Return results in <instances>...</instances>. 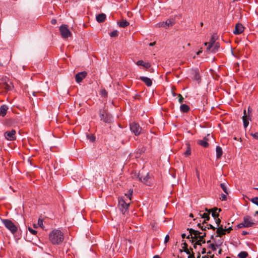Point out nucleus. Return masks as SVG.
<instances>
[{
    "instance_id": "nucleus-36",
    "label": "nucleus",
    "mask_w": 258,
    "mask_h": 258,
    "mask_svg": "<svg viewBox=\"0 0 258 258\" xmlns=\"http://www.w3.org/2000/svg\"><path fill=\"white\" fill-rule=\"evenodd\" d=\"M110 36L111 37H115L118 36V31L117 30H113L110 33Z\"/></svg>"
},
{
    "instance_id": "nucleus-11",
    "label": "nucleus",
    "mask_w": 258,
    "mask_h": 258,
    "mask_svg": "<svg viewBox=\"0 0 258 258\" xmlns=\"http://www.w3.org/2000/svg\"><path fill=\"white\" fill-rule=\"evenodd\" d=\"M87 75V73L86 72H80L76 75L75 79L77 83H80L82 82V81L86 78V77Z\"/></svg>"
},
{
    "instance_id": "nucleus-50",
    "label": "nucleus",
    "mask_w": 258,
    "mask_h": 258,
    "mask_svg": "<svg viewBox=\"0 0 258 258\" xmlns=\"http://www.w3.org/2000/svg\"><path fill=\"white\" fill-rule=\"evenodd\" d=\"M57 23V21L56 20L54 19H53L51 20V23L53 25H55Z\"/></svg>"
},
{
    "instance_id": "nucleus-52",
    "label": "nucleus",
    "mask_w": 258,
    "mask_h": 258,
    "mask_svg": "<svg viewBox=\"0 0 258 258\" xmlns=\"http://www.w3.org/2000/svg\"><path fill=\"white\" fill-rule=\"evenodd\" d=\"M252 136H253L255 139H258V133H254V134H252Z\"/></svg>"
},
{
    "instance_id": "nucleus-43",
    "label": "nucleus",
    "mask_w": 258,
    "mask_h": 258,
    "mask_svg": "<svg viewBox=\"0 0 258 258\" xmlns=\"http://www.w3.org/2000/svg\"><path fill=\"white\" fill-rule=\"evenodd\" d=\"M215 222L217 225V226H218V227L219 226H220V222H221L220 219L219 218H217L215 219Z\"/></svg>"
},
{
    "instance_id": "nucleus-12",
    "label": "nucleus",
    "mask_w": 258,
    "mask_h": 258,
    "mask_svg": "<svg viewBox=\"0 0 258 258\" xmlns=\"http://www.w3.org/2000/svg\"><path fill=\"white\" fill-rule=\"evenodd\" d=\"M243 222L246 227H252L254 225L252 218L248 216H244L243 218Z\"/></svg>"
},
{
    "instance_id": "nucleus-27",
    "label": "nucleus",
    "mask_w": 258,
    "mask_h": 258,
    "mask_svg": "<svg viewBox=\"0 0 258 258\" xmlns=\"http://www.w3.org/2000/svg\"><path fill=\"white\" fill-rule=\"evenodd\" d=\"M165 22L166 26L169 27L172 26L175 24V20L173 19H169Z\"/></svg>"
},
{
    "instance_id": "nucleus-22",
    "label": "nucleus",
    "mask_w": 258,
    "mask_h": 258,
    "mask_svg": "<svg viewBox=\"0 0 258 258\" xmlns=\"http://www.w3.org/2000/svg\"><path fill=\"white\" fill-rule=\"evenodd\" d=\"M210 210L211 211V213H212V216L214 218V219L218 218L219 215V214L217 213V211L218 210L219 212H220L221 211L220 209L217 208H214L213 209H212Z\"/></svg>"
},
{
    "instance_id": "nucleus-18",
    "label": "nucleus",
    "mask_w": 258,
    "mask_h": 258,
    "mask_svg": "<svg viewBox=\"0 0 258 258\" xmlns=\"http://www.w3.org/2000/svg\"><path fill=\"white\" fill-rule=\"evenodd\" d=\"M138 66H141L146 69H149L151 67V64L149 62H145L142 60H140L136 63Z\"/></svg>"
},
{
    "instance_id": "nucleus-23",
    "label": "nucleus",
    "mask_w": 258,
    "mask_h": 258,
    "mask_svg": "<svg viewBox=\"0 0 258 258\" xmlns=\"http://www.w3.org/2000/svg\"><path fill=\"white\" fill-rule=\"evenodd\" d=\"M216 157L217 159H219L221 157L222 154H223V151L222 148L220 146H217L216 149Z\"/></svg>"
},
{
    "instance_id": "nucleus-34",
    "label": "nucleus",
    "mask_w": 258,
    "mask_h": 258,
    "mask_svg": "<svg viewBox=\"0 0 258 258\" xmlns=\"http://www.w3.org/2000/svg\"><path fill=\"white\" fill-rule=\"evenodd\" d=\"M149 179V175L147 174L145 177H144L143 179L141 178V180L145 183V184H148V179Z\"/></svg>"
},
{
    "instance_id": "nucleus-4",
    "label": "nucleus",
    "mask_w": 258,
    "mask_h": 258,
    "mask_svg": "<svg viewBox=\"0 0 258 258\" xmlns=\"http://www.w3.org/2000/svg\"><path fill=\"white\" fill-rule=\"evenodd\" d=\"M126 200L122 198H118V208L122 214L125 213L128 211L130 202H127Z\"/></svg>"
},
{
    "instance_id": "nucleus-42",
    "label": "nucleus",
    "mask_w": 258,
    "mask_h": 258,
    "mask_svg": "<svg viewBox=\"0 0 258 258\" xmlns=\"http://www.w3.org/2000/svg\"><path fill=\"white\" fill-rule=\"evenodd\" d=\"M237 227L238 228H243V227H246L245 224H244V222H243L237 225Z\"/></svg>"
},
{
    "instance_id": "nucleus-2",
    "label": "nucleus",
    "mask_w": 258,
    "mask_h": 258,
    "mask_svg": "<svg viewBox=\"0 0 258 258\" xmlns=\"http://www.w3.org/2000/svg\"><path fill=\"white\" fill-rule=\"evenodd\" d=\"M187 230L189 231L190 233V234L186 237L187 239L191 238L192 239H195L197 240L198 238H199V240H201V242L203 243H205V240L204 238L206 235V232H202L198 230H196L192 228H188ZM192 243H194V240H192Z\"/></svg>"
},
{
    "instance_id": "nucleus-9",
    "label": "nucleus",
    "mask_w": 258,
    "mask_h": 258,
    "mask_svg": "<svg viewBox=\"0 0 258 258\" xmlns=\"http://www.w3.org/2000/svg\"><path fill=\"white\" fill-rule=\"evenodd\" d=\"M130 129L136 136L139 135L142 131L141 127L138 123L135 122L130 124Z\"/></svg>"
},
{
    "instance_id": "nucleus-31",
    "label": "nucleus",
    "mask_w": 258,
    "mask_h": 258,
    "mask_svg": "<svg viewBox=\"0 0 258 258\" xmlns=\"http://www.w3.org/2000/svg\"><path fill=\"white\" fill-rule=\"evenodd\" d=\"M219 47H220L219 44L218 43H215L213 45L212 49H211V52L213 53L216 52L217 51H218Z\"/></svg>"
},
{
    "instance_id": "nucleus-15",
    "label": "nucleus",
    "mask_w": 258,
    "mask_h": 258,
    "mask_svg": "<svg viewBox=\"0 0 258 258\" xmlns=\"http://www.w3.org/2000/svg\"><path fill=\"white\" fill-rule=\"evenodd\" d=\"M217 237H221L225 234V230L223 228V225H221L218 228H217Z\"/></svg>"
},
{
    "instance_id": "nucleus-25",
    "label": "nucleus",
    "mask_w": 258,
    "mask_h": 258,
    "mask_svg": "<svg viewBox=\"0 0 258 258\" xmlns=\"http://www.w3.org/2000/svg\"><path fill=\"white\" fill-rule=\"evenodd\" d=\"M193 79L196 81H200L201 79V77L199 74V72L197 70H195L193 72Z\"/></svg>"
},
{
    "instance_id": "nucleus-48",
    "label": "nucleus",
    "mask_w": 258,
    "mask_h": 258,
    "mask_svg": "<svg viewBox=\"0 0 258 258\" xmlns=\"http://www.w3.org/2000/svg\"><path fill=\"white\" fill-rule=\"evenodd\" d=\"M224 230H225V232H227L228 233H229L232 230V228L229 227L228 228H226V227H225Z\"/></svg>"
},
{
    "instance_id": "nucleus-16",
    "label": "nucleus",
    "mask_w": 258,
    "mask_h": 258,
    "mask_svg": "<svg viewBox=\"0 0 258 258\" xmlns=\"http://www.w3.org/2000/svg\"><path fill=\"white\" fill-rule=\"evenodd\" d=\"M8 107L6 105H3L0 107V116H5L7 113Z\"/></svg>"
},
{
    "instance_id": "nucleus-49",
    "label": "nucleus",
    "mask_w": 258,
    "mask_h": 258,
    "mask_svg": "<svg viewBox=\"0 0 258 258\" xmlns=\"http://www.w3.org/2000/svg\"><path fill=\"white\" fill-rule=\"evenodd\" d=\"M209 43H212V45H213L215 43H215V41L214 38L213 37H212L211 38V40H210Z\"/></svg>"
},
{
    "instance_id": "nucleus-14",
    "label": "nucleus",
    "mask_w": 258,
    "mask_h": 258,
    "mask_svg": "<svg viewBox=\"0 0 258 258\" xmlns=\"http://www.w3.org/2000/svg\"><path fill=\"white\" fill-rule=\"evenodd\" d=\"M139 79L143 82L148 87H150L152 85V81L149 78L141 76Z\"/></svg>"
},
{
    "instance_id": "nucleus-8",
    "label": "nucleus",
    "mask_w": 258,
    "mask_h": 258,
    "mask_svg": "<svg viewBox=\"0 0 258 258\" xmlns=\"http://www.w3.org/2000/svg\"><path fill=\"white\" fill-rule=\"evenodd\" d=\"M100 119L105 123H110L112 121V116L108 112L100 111Z\"/></svg>"
},
{
    "instance_id": "nucleus-63",
    "label": "nucleus",
    "mask_w": 258,
    "mask_h": 258,
    "mask_svg": "<svg viewBox=\"0 0 258 258\" xmlns=\"http://www.w3.org/2000/svg\"><path fill=\"white\" fill-rule=\"evenodd\" d=\"M189 216L191 217H194V216H193L192 214H190Z\"/></svg>"
},
{
    "instance_id": "nucleus-3",
    "label": "nucleus",
    "mask_w": 258,
    "mask_h": 258,
    "mask_svg": "<svg viewBox=\"0 0 258 258\" xmlns=\"http://www.w3.org/2000/svg\"><path fill=\"white\" fill-rule=\"evenodd\" d=\"M211 213V211L208 210L207 208L205 209V211H200L199 213V215L201 218H204V220L202 222V223H198V226L199 228H200L202 231H206L207 227L205 226V224H206L207 221H209L210 219V214Z\"/></svg>"
},
{
    "instance_id": "nucleus-62",
    "label": "nucleus",
    "mask_w": 258,
    "mask_h": 258,
    "mask_svg": "<svg viewBox=\"0 0 258 258\" xmlns=\"http://www.w3.org/2000/svg\"><path fill=\"white\" fill-rule=\"evenodd\" d=\"M200 25H201V27H202L203 26V22H201Z\"/></svg>"
},
{
    "instance_id": "nucleus-59",
    "label": "nucleus",
    "mask_w": 258,
    "mask_h": 258,
    "mask_svg": "<svg viewBox=\"0 0 258 258\" xmlns=\"http://www.w3.org/2000/svg\"><path fill=\"white\" fill-rule=\"evenodd\" d=\"M202 52L201 50H200L197 52V55H199Z\"/></svg>"
},
{
    "instance_id": "nucleus-64",
    "label": "nucleus",
    "mask_w": 258,
    "mask_h": 258,
    "mask_svg": "<svg viewBox=\"0 0 258 258\" xmlns=\"http://www.w3.org/2000/svg\"><path fill=\"white\" fill-rule=\"evenodd\" d=\"M104 93H105V95H107V92L105 90L104 91Z\"/></svg>"
},
{
    "instance_id": "nucleus-60",
    "label": "nucleus",
    "mask_w": 258,
    "mask_h": 258,
    "mask_svg": "<svg viewBox=\"0 0 258 258\" xmlns=\"http://www.w3.org/2000/svg\"><path fill=\"white\" fill-rule=\"evenodd\" d=\"M222 249H220L219 250V251H218V253H219V254H221V252H222Z\"/></svg>"
},
{
    "instance_id": "nucleus-58",
    "label": "nucleus",
    "mask_w": 258,
    "mask_h": 258,
    "mask_svg": "<svg viewBox=\"0 0 258 258\" xmlns=\"http://www.w3.org/2000/svg\"><path fill=\"white\" fill-rule=\"evenodd\" d=\"M182 238H184L185 237V234L183 233L181 235Z\"/></svg>"
},
{
    "instance_id": "nucleus-10",
    "label": "nucleus",
    "mask_w": 258,
    "mask_h": 258,
    "mask_svg": "<svg viewBox=\"0 0 258 258\" xmlns=\"http://www.w3.org/2000/svg\"><path fill=\"white\" fill-rule=\"evenodd\" d=\"M16 131L12 130L11 131H7L5 133V137L8 140L12 141L16 139Z\"/></svg>"
},
{
    "instance_id": "nucleus-35",
    "label": "nucleus",
    "mask_w": 258,
    "mask_h": 258,
    "mask_svg": "<svg viewBox=\"0 0 258 258\" xmlns=\"http://www.w3.org/2000/svg\"><path fill=\"white\" fill-rule=\"evenodd\" d=\"M205 45H207L208 44V46L207 48V50L208 51H210L211 50V49L213 48V45H212V43H208V42H205L204 43Z\"/></svg>"
},
{
    "instance_id": "nucleus-20",
    "label": "nucleus",
    "mask_w": 258,
    "mask_h": 258,
    "mask_svg": "<svg viewBox=\"0 0 258 258\" xmlns=\"http://www.w3.org/2000/svg\"><path fill=\"white\" fill-rule=\"evenodd\" d=\"M242 120H243V122L244 127L245 128H246L248 126V125L249 124V122H248V118L246 115V110H244V115L242 117Z\"/></svg>"
},
{
    "instance_id": "nucleus-7",
    "label": "nucleus",
    "mask_w": 258,
    "mask_h": 258,
    "mask_svg": "<svg viewBox=\"0 0 258 258\" xmlns=\"http://www.w3.org/2000/svg\"><path fill=\"white\" fill-rule=\"evenodd\" d=\"M59 31L61 37L66 39L72 35V33L68 28L67 25H62L59 27Z\"/></svg>"
},
{
    "instance_id": "nucleus-17",
    "label": "nucleus",
    "mask_w": 258,
    "mask_h": 258,
    "mask_svg": "<svg viewBox=\"0 0 258 258\" xmlns=\"http://www.w3.org/2000/svg\"><path fill=\"white\" fill-rule=\"evenodd\" d=\"M198 144L202 147L207 148L209 146V143H208V139L207 137H205L203 140H199L198 141Z\"/></svg>"
},
{
    "instance_id": "nucleus-30",
    "label": "nucleus",
    "mask_w": 258,
    "mask_h": 258,
    "mask_svg": "<svg viewBox=\"0 0 258 258\" xmlns=\"http://www.w3.org/2000/svg\"><path fill=\"white\" fill-rule=\"evenodd\" d=\"M222 243V241H220L218 244H214V243L211 244L209 247L212 249V250L215 251L216 250V246L220 245Z\"/></svg>"
},
{
    "instance_id": "nucleus-33",
    "label": "nucleus",
    "mask_w": 258,
    "mask_h": 258,
    "mask_svg": "<svg viewBox=\"0 0 258 258\" xmlns=\"http://www.w3.org/2000/svg\"><path fill=\"white\" fill-rule=\"evenodd\" d=\"M220 186H221V188L223 189V190L224 191V192L226 194L228 195V190H227L226 184L224 183H222L220 184Z\"/></svg>"
},
{
    "instance_id": "nucleus-28",
    "label": "nucleus",
    "mask_w": 258,
    "mask_h": 258,
    "mask_svg": "<svg viewBox=\"0 0 258 258\" xmlns=\"http://www.w3.org/2000/svg\"><path fill=\"white\" fill-rule=\"evenodd\" d=\"M118 24V25L119 26V27H122V28H125V27H127V26H128L130 24L126 20H123V21L119 22Z\"/></svg>"
},
{
    "instance_id": "nucleus-37",
    "label": "nucleus",
    "mask_w": 258,
    "mask_h": 258,
    "mask_svg": "<svg viewBox=\"0 0 258 258\" xmlns=\"http://www.w3.org/2000/svg\"><path fill=\"white\" fill-rule=\"evenodd\" d=\"M28 230L33 235H36L37 233V231L36 230L33 229L31 227H28Z\"/></svg>"
},
{
    "instance_id": "nucleus-47",
    "label": "nucleus",
    "mask_w": 258,
    "mask_h": 258,
    "mask_svg": "<svg viewBox=\"0 0 258 258\" xmlns=\"http://www.w3.org/2000/svg\"><path fill=\"white\" fill-rule=\"evenodd\" d=\"M169 240V236L168 235H166L165 237L164 243H167V242H168Z\"/></svg>"
},
{
    "instance_id": "nucleus-51",
    "label": "nucleus",
    "mask_w": 258,
    "mask_h": 258,
    "mask_svg": "<svg viewBox=\"0 0 258 258\" xmlns=\"http://www.w3.org/2000/svg\"><path fill=\"white\" fill-rule=\"evenodd\" d=\"M188 254V258H195L194 254L193 253L192 254H190V252H189V254Z\"/></svg>"
},
{
    "instance_id": "nucleus-54",
    "label": "nucleus",
    "mask_w": 258,
    "mask_h": 258,
    "mask_svg": "<svg viewBox=\"0 0 258 258\" xmlns=\"http://www.w3.org/2000/svg\"><path fill=\"white\" fill-rule=\"evenodd\" d=\"M90 140L91 142H94L95 140V138L94 136H92L90 138Z\"/></svg>"
},
{
    "instance_id": "nucleus-53",
    "label": "nucleus",
    "mask_w": 258,
    "mask_h": 258,
    "mask_svg": "<svg viewBox=\"0 0 258 258\" xmlns=\"http://www.w3.org/2000/svg\"><path fill=\"white\" fill-rule=\"evenodd\" d=\"M196 175L198 179H200V172L198 170H196Z\"/></svg>"
},
{
    "instance_id": "nucleus-26",
    "label": "nucleus",
    "mask_w": 258,
    "mask_h": 258,
    "mask_svg": "<svg viewBox=\"0 0 258 258\" xmlns=\"http://www.w3.org/2000/svg\"><path fill=\"white\" fill-rule=\"evenodd\" d=\"M182 249L180 250V252H182L183 251L186 252V254H189L190 251L187 248V244L186 243L184 242L182 244Z\"/></svg>"
},
{
    "instance_id": "nucleus-19",
    "label": "nucleus",
    "mask_w": 258,
    "mask_h": 258,
    "mask_svg": "<svg viewBox=\"0 0 258 258\" xmlns=\"http://www.w3.org/2000/svg\"><path fill=\"white\" fill-rule=\"evenodd\" d=\"M133 193V190L132 189H130L128 191V192L127 194H125L124 197H123L122 198L125 199V201L127 202V200H129L130 201L132 200Z\"/></svg>"
},
{
    "instance_id": "nucleus-5",
    "label": "nucleus",
    "mask_w": 258,
    "mask_h": 258,
    "mask_svg": "<svg viewBox=\"0 0 258 258\" xmlns=\"http://www.w3.org/2000/svg\"><path fill=\"white\" fill-rule=\"evenodd\" d=\"M2 221L5 226L13 234L16 233L17 227L11 220L9 219H2Z\"/></svg>"
},
{
    "instance_id": "nucleus-57",
    "label": "nucleus",
    "mask_w": 258,
    "mask_h": 258,
    "mask_svg": "<svg viewBox=\"0 0 258 258\" xmlns=\"http://www.w3.org/2000/svg\"><path fill=\"white\" fill-rule=\"evenodd\" d=\"M202 253L203 254V253H206V249L205 248H204L202 251Z\"/></svg>"
},
{
    "instance_id": "nucleus-38",
    "label": "nucleus",
    "mask_w": 258,
    "mask_h": 258,
    "mask_svg": "<svg viewBox=\"0 0 258 258\" xmlns=\"http://www.w3.org/2000/svg\"><path fill=\"white\" fill-rule=\"evenodd\" d=\"M253 204L258 206V197H255L251 199L250 200Z\"/></svg>"
},
{
    "instance_id": "nucleus-6",
    "label": "nucleus",
    "mask_w": 258,
    "mask_h": 258,
    "mask_svg": "<svg viewBox=\"0 0 258 258\" xmlns=\"http://www.w3.org/2000/svg\"><path fill=\"white\" fill-rule=\"evenodd\" d=\"M11 56L9 51L3 52L0 55V66L4 67L10 61Z\"/></svg>"
},
{
    "instance_id": "nucleus-41",
    "label": "nucleus",
    "mask_w": 258,
    "mask_h": 258,
    "mask_svg": "<svg viewBox=\"0 0 258 258\" xmlns=\"http://www.w3.org/2000/svg\"><path fill=\"white\" fill-rule=\"evenodd\" d=\"M157 26L158 27H166L165 22H161L159 23H158Z\"/></svg>"
},
{
    "instance_id": "nucleus-55",
    "label": "nucleus",
    "mask_w": 258,
    "mask_h": 258,
    "mask_svg": "<svg viewBox=\"0 0 258 258\" xmlns=\"http://www.w3.org/2000/svg\"><path fill=\"white\" fill-rule=\"evenodd\" d=\"M248 234V232L245 231H243L242 232V234L243 235H245Z\"/></svg>"
},
{
    "instance_id": "nucleus-39",
    "label": "nucleus",
    "mask_w": 258,
    "mask_h": 258,
    "mask_svg": "<svg viewBox=\"0 0 258 258\" xmlns=\"http://www.w3.org/2000/svg\"><path fill=\"white\" fill-rule=\"evenodd\" d=\"M205 226L207 227L206 230L212 229L213 230H215V228L211 224H208L206 223V224H205Z\"/></svg>"
},
{
    "instance_id": "nucleus-40",
    "label": "nucleus",
    "mask_w": 258,
    "mask_h": 258,
    "mask_svg": "<svg viewBox=\"0 0 258 258\" xmlns=\"http://www.w3.org/2000/svg\"><path fill=\"white\" fill-rule=\"evenodd\" d=\"M177 95L179 97V99H178L179 102L180 103H182L183 101V100H184L183 97H182V96L180 94H177Z\"/></svg>"
},
{
    "instance_id": "nucleus-29",
    "label": "nucleus",
    "mask_w": 258,
    "mask_h": 258,
    "mask_svg": "<svg viewBox=\"0 0 258 258\" xmlns=\"http://www.w3.org/2000/svg\"><path fill=\"white\" fill-rule=\"evenodd\" d=\"M187 149L186 151L184 152V155L185 156H188L191 154V151H190V145L188 143H187L186 144Z\"/></svg>"
},
{
    "instance_id": "nucleus-56",
    "label": "nucleus",
    "mask_w": 258,
    "mask_h": 258,
    "mask_svg": "<svg viewBox=\"0 0 258 258\" xmlns=\"http://www.w3.org/2000/svg\"><path fill=\"white\" fill-rule=\"evenodd\" d=\"M155 44V42H153V43H150L149 44V45L151 46H154V45Z\"/></svg>"
},
{
    "instance_id": "nucleus-13",
    "label": "nucleus",
    "mask_w": 258,
    "mask_h": 258,
    "mask_svg": "<svg viewBox=\"0 0 258 258\" xmlns=\"http://www.w3.org/2000/svg\"><path fill=\"white\" fill-rule=\"evenodd\" d=\"M244 31V27L242 25L238 23L235 25V30L233 31V33L235 35H238L243 32Z\"/></svg>"
},
{
    "instance_id": "nucleus-46",
    "label": "nucleus",
    "mask_w": 258,
    "mask_h": 258,
    "mask_svg": "<svg viewBox=\"0 0 258 258\" xmlns=\"http://www.w3.org/2000/svg\"><path fill=\"white\" fill-rule=\"evenodd\" d=\"M201 240H199L198 241H197L194 244V246L195 248L196 247V245H201Z\"/></svg>"
},
{
    "instance_id": "nucleus-1",
    "label": "nucleus",
    "mask_w": 258,
    "mask_h": 258,
    "mask_svg": "<svg viewBox=\"0 0 258 258\" xmlns=\"http://www.w3.org/2000/svg\"><path fill=\"white\" fill-rule=\"evenodd\" d=\"M49 240L53 245H60L64 240L63 233L59 229H54L49 234Z\"/></svg>"
},
{
    "instance_id": "nucleus-44",
    "label": "nucleus",
    "mask_w": 258,
    "mask_h": 258,
    "mask_svg": "<svg viewBox=\"0 0 258 258\" xmlns=\"http://www.w3.org/2000/svg\"><path fill=\"white\" fill-rule=\"evenodd\" d=\"M220 199L221 201H226L227 200L226 195L224 194H222L221 197L220 198Z\"/></svg>"
},
{
    "instance_id": "nucleus-61",
    "label": "nucleus",
    "mask_w": 258,
    "mask_h": 258,
    "mask_svg": "<svg viewBox=\"0 0 258 258\" xmlns=\"http://www.w3.org/2000/svg\"><path fill=\"white\" fill-rule=\"evenodd\" d=\"M153 258H160L158 255H155L153 257Z\"/></svg>"
},
{
    "instance_id": "nucleus-24",
    "label": "nucleus",
    "mask_w": 258,
    "mask_h": 258,
    "mask_svg": "<svg viewBox=\"0 0 258 258\" xmlns=\"http://www.w3.org/2000/svg\"><path fill=\"white\" fill-rule=\"evenodd\" d=\"M189 107L186 104H181L180 107V111L183 112H187L189 110Z\"/></svg>"
},
{
    "instance_id": "nucleus-32",
    "label": "nucleus",
    "mask_w": 258,
    "mask_h": 258,
    "mask_svg": "<svg viewBox=\"0 0 258 258\" xmlns=\"http://www.w3.org/2000/svg\"><path fill=\"white\" fill-rule=\"evenodd\" d=\"M238 256L239 258H246L248 256V253L246 251H241L238 254Z\"/></svg>"
},
{
    "instance_id": "nucleus-21",
    "label": "nucleus",
    "mask_w": 258,
    "mask_h": 258,
    "mask_svg": "<svg viewBox=\"0 0 258 258\" xmlns=\"http://www.w3.org/2000/svg\"><path fill=\"white\" fill-rule=\"evenodd\" d=\"M106 19V15L104 14H100L96 16V20L99 23L103 22Z\"/></svg>"
},
{
    "instance_id": "nucleus-45",
    "label": "nucleus",
    "mask_w": 258,
    "mask_h": 258,
    "mask_svg": "<svg viewBox=\"0 0 258 258\" xmlns=\"http://www.w3.org/2000/svg\"><path fill=\"white\" fill-rule=\"evenodd\" d=\"M38 224L41 227H43V220L42 219H39L38 220Z\"/></svg>"
}]
</instances>
